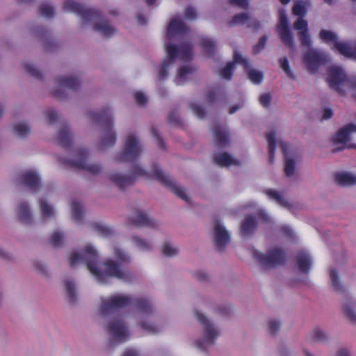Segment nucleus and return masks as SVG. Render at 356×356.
Returning <instances> with one entry per match:
<instances>
[{
    "instance_id": "obj_13",
    "label": "nucleus",
    "mask_w": 356,
    "mask_h": 356,
    "mask_svg": "<svg viewBox=\"0 0 356 356\" xmlns=\"http://www.w3.org/2000/svg\"><path fill=\"white\" fill-rule=\"evenodd\" d=\"M278 31L283 43L293 52L296 49L294 38L288 26V19L286 12L281 10L279 13Z\"/></svg>"
},
{
    "instance_id": "obj_60",
    "label": "nucleus",
    "mask_w": 356,
    "mask_h": 356,
    "mask_svg": "<svg viewBox=\"0 0 356 356\" xmlns=\"http://www.w3.org/2000/svg\"><path fill=\"white\" fill-rule=\"evenodd\" d=\"M266 41H267V38L266 37H262L259 40L258 44L254 47V51L256 53H259L264 49V47H265Z\"/></svg>"
},
{
    "instance_id": "obj_16",
    "label": "nucleus",
    "mask_w": 356,
    "mask_h": 356,
    "mask_svg": "<svg viewBox=\"0 0 356 356\" xmlns=\"http://www.w3.org/2000/svg\"><path fill=\"white\" fill-rule=\"evenodd\" d=\"M213 241L218 249H222L230 241V236L224 225L219 220H216L212 231Z\"/></svg>"
},
{
    "instance_id": "obj_43",
    "label": "nucleus",
    "mask_w": 356,
    "mask_h": 356,
    "mask_svg": "<svg viewBox=\"0 0 356 356\" xmlns=\"http://www.w3.org/2000/svg\"><path fill=\"white\" fill-rule=\"evenodd\" d=\"M70 133L69 129L66 127H62L58 134V141L62 145H65L70 141Z\"/></svg>"
},
{
    "instance_id": "obj_38",
    "label": "nucleus",
    "mask_w": 356,
    "mask_h": 356,
    "mask_svg": "<svg viewBox=\"0 0 356 356\" xmlns=\"http://www.w3.org/2000/svg\"><path fill=\"white\" fill-rule=\"evenodd\" d=\"M266 195L271 200L276 202L282 207H287L289 203L287 200L279 193L275 191L268 189L266 191Z\"/></svg>"
},
{
    "instance_id": "obj_59",
    "label": "nucleus",
    "mask_w": 356,
    "mask_h": 356,
    "mask_svg": "<svg viewBox=\"0 0 356 356\" xmlns=\"http://www.w3.org/2000/svg\"><path fill=\"white\" fill-rule=\"evenodd\" d=\"M280 327V323L277 320H270L268 322V328L270 332H275Z\"/></svg>"
},
{
    "instance_id": "obj_36",
    "label": "nucleus",
    "mask_w": 356,
    "mask_h": 356,
    "mask_svg": "<svg viewBox=\"0 0 356 356\" xmlns=\"http://www.w3.org/2000/svg\"><path fill=\"white\" fill-rule=\"evenodd\" d=\"M179 251L178 247L170 241L164 242L161 246L162 254L165 257H175L178 254Z\"/></svg>"
},
{
    "instance_id": "obj_64",
    "label": "nucleus",
    "mask_w": 356,
    "mask_h": 356,
    "mask_svg": "<svg viewBox=\"0 0 356 356\" xmlns=\"http://www.w3.org/2000/svg\"><path fill=\"white\" fill-rule=\"evenodd\" d=\"M332 115V111L331 109H329V108H325L323 111V118L324 120H327V119H329L330 118H331Z\"/></svg>"
},
{
    "instance_id": "obj_2",
    "label": "nucleus",
    "mask_w": 356,
    "mask_h": 356,
    "mask_svg": "<svg viewBox=\"0 0 356 356\" xmlns=\"http://www.w3.org/2000/svg\"><path fill=\"white\" fill-rule=\"evenodd\" d=\"M64 9L67 12L76 13L80 15L85 23L92 24L95 30L104 37H110L115 33L114 28L94 10L84 9L72 0L65 3Z\"/></svg>"
},
{
    "instance_id": "obj_17",
    "label": "nucleus",
    "mask_w": 356,
    "mask_h": 356,
    "mask_svg": "<svg viewBox=\"0 0 356 356\" xmlns=\"http://www.w3.org/2000/svg\"><path fill=\"white\" fill-rule=\"evenodd\" d=\"M280 145L286 154L284 163V172L287 177H292L296 171L297 164L300 161V156L295 152H288V145L280 141Z\"/></svg>"
},
{
    "instance_id": "obj_35",
    "label": "nucleus",
    "mask_w": 356,
    "mask_h": 356,
    "mask_svg": "<svg viewBox=\"0 0 356 356\" xmlns=\"http://www.w3.org/2000/svg\"><path fill=\"white\" fill-rule=\"evenodd\" d=\"M297 264L301 272L307 273L311 268L312 261L307 254L301 252L298 255Z\"/></svg>"
},
{
    "instance_id": "obj_30",
    "label": "nucleus",
    "mask_w": 356,
    "mask_h": 356,
    "mask_svg": "<svg viewBox=\"0 0 356 356\" xmlns=\"http://www.w3.org/2000/svg\"><path fill=\"white\" fill-rule=\"evenodd\" d=\"M38 206L40 215L43 218H50L56 215V209L49 202L44 198H40Z\"/></svg>"
},
{
    "instance_id": "obj_42",
    "label": "nucleus",
    "mask_w": 356,
    "mask_h": 356,
    "mask_svg": "<svg viewBox=\"0 0 356 356\" xmlns=\"http://www.w3.org/2000/svg\"><path fill=\"white\" fill-rule=\"evenodd\" d=\"M250 16L247 13H241L235 15L230 21L231 26L248 24L250 26Z\"/></svg>"
},
{
    "instance_id": "obj_47",
    "label": "nucleus",
    "mask_w": 356,
    "mask_h": 356,
    "mask_svg": "<svg viewBox=\"0 0 356 356\" xmlns=\"http://www.w3.org/2000/svg\"><path fill=\"white\" fill-rule=\"evenodd\" d=\"M330 280L334 289L336 291L340 290L341 287L339 282V277L338 273L335 270H332L330 271Z\"/></svg>"
},
{
    "instance_id": "obj_51",
    "label": "nucleus",
    "mask_w": 356,
    "mask_h": 356,
    "mask_svg": "<svg viewBox=\"0 0 356 356\" xmlns=\"http://www.w3.org/2000/svg\"><path fill=\"white\" fill-rule=\"evenodd\" d=\"M40 14L45 17H51L54 15V9L49 4H42L40 6Z\"/></svg>"
},
{
    "instance_id": "obj_25",
    "label": "nucleus",
    "mask_w": 356,
    "mask_h": 356,
    "mask_svg": "<svg viewBox=\"0 0 356 356\" xmlns=\"http://www.w3.org/2000/svg\"><path fill=\"white\" fill-rule=\"evenodd\" d=\"M213 160L217 165L223 167L238 165L240 164V162L238 159L234 158L226 152H220L215 154L213 156Z\"/></svg>"
},
{
    "instance_id": "obj_46",
    "label": "nucleus",
    "mask_w": 356,
    "mask_h": 356,
    "mask_svg": "<svg viewBox=\"0 0 356 356\" xmlns=\"http://www.w3.org/2000/svg\"><path fill=\"white\" fill-rule=\"evenodd\" d=\"M172 191L180 198L183 199L186 202L189 201V200H190L189 196L184 188H183L179 185L175 184L172 186Z\"/></svg>"
},
{
    "instance_id": "obj_44",
    "label": "nucleus",
    "mask_w": 356,
    "mask_h": 356,
    "mask_svg": "<svg viewBox=\"0 0 356 356\" xmlns=\"http://www.w3.org/2000/svg\"><path fill=\"white\" fill-rule=\"evenodd\" d=\"M280 65L283 71L285 72L286 76L290 79H294L295 74L293 71L290 68L289 60L286 58L284 57L280 59L279 60Z\"/></svg>"
},
{
    "instance_id": "obj_4",
    "label": "nucleus",
    "mask_w": 356,
    "mask_h": 356,
    "mask_svg": "<svg viewBox=\"0 0 356 356\" xmlns=\"http://www.w3.org/2000/svg\"><path fill=\"white\" fill-rule=\"evenodd\" d=\"M138 321V326L148 334H157L163 330V326L154 323L147 318L153 313L154 307L152 302L146 298H140L135 304Z\"/></svg>"
},
{
    "instance_id": "obj_24",
    "label": "nucleus",
    "mask_w": 356,
    "mask_h": 356,
    "mask_svg": "<svg viewBox=\"0 0 356 356\" xmlns=\"http://www.w3.org/2000/svg\"><path fill=\"white\" fill-rule=\"evenodd\" d=\"M343 314L352 323H356V299H347L342 305Z\"/></svg>"
},
{
    "instance_id": "obj_26",
    "label": "nucleus",
    "mask_w": 356,
    "mask_h": 356,
    "mask_svg": "<svg viewBox=\"0 0 356 356\" xmlns=\"http://www.w3.org/2000/svg\"><path fill=\"white\" fill-rule=\"evenodd\" d=\"M133 222L139 226L156 227L157 222L146 212L138 211L133 216Z\"/></svg>"
},
{
    "instance_id": "obj_10",
    "label": "nucleus",
    "mask_w": 356,
    "mask_h": 356,
    "mask_svg": "<svg viewBox=\"0 0 356 356\" xmlns=\"http://www.w3.org/2000/svg\"><path fill=\"white\" fill-rule=\"evenodd\" d=\"M143 148L136 136L130 134L127 136L122 150L118 154L119 161H131L135 159L142 152Z\"/></svg>"
},
{
    "instance_id": "obj_21",
    "label": "nucleus",
    "mask_w": 356,
    "mask_h": 356,
    "mask_svg": "<svg viewBox=\"0 0 356 356\" xmlns=\"http://www.w3.org/2000/svg\"><path fill=\"white\" fill-rule=\"evenodd\" d=\"M15 217L22 224L29 225L33 221L30 206L25 202H19L15 208Z\"/></svg>"
},
{
    "instance_id": "obj_57",
    "label": "nucleus",
    "mask_w": 356,
    "mask_h": 356,
    "mask_svg": "<svg viewBox=\"0 0 356 356\" xmlns=\"http://www.w3.org/2000/svg\"><path fill=\"white\" fill-rule=\"evenodd\" d=\"M57 113L54 111H49L45 113L46 121L49 124H53L57 119Z\"/></svg>"
},
{
    "instance_id": "obj_31",
    "label": "nucleus",
    "mask_w": 356,
    "mask_h": 356,
    "mask_svg": "<svg viewBox=\"0 0 356 356\" xmlns=\"http://www.w3.org/2000/svg\"><path fill=\"white\" fill-rule=\"evenodd\" d=\"M109 179L121 188L131 184L133 182L132 178L123 176L117 172H111L109 175Z\"/></svg>"
},
{
    "instance_id": "obj_48",
    "label": "nucleus",
    "mask_w": 356,
    "mask_h": 356,
    "mask_svg": "<svg viewBox=\"0 0 356 356\" xmlns=\"http://www.w3.org/2000/svg\"><path fill=\"white\" fill-rule=\"evenodd\" d=\"M65 285L66 291L70 298H71L72 299L75 298L76 289L74 283L72 280H68L65 281Z\"/></svg>"
},
{
    "instance_id": "obj_40",
    "label": "nucleus",
    "mask_w": 356,
    "mask_h": 356,
    "mask_svg": "<svg viewBox=\"0 0 356 356\" xmlns=\"http://www.w3.org/2000/svg\"><path fill=\"white\" fill-rule=\"evenodd\" d=\"M132 241L134 245L141 250H150L153 248V243L151 241L143 239L139 236H133Z\"/></svg>"
},
{
    "instance_id": "obj_55",
    "label": "nucleus",
    "mask_w": 356,
    "mask_h": 356,
    "mask_svg": "<svg viewBox=\"0 0 356 356\" xmlns=\"http://www.w3.org/2000/svg\"><path fill=\"white\" fill-rule=\"evenodd\" d=\"M230 312V307L227 305H220L215 309V313L219 316H226Z\"/></svg>"
},
{
    "instance_id": "obj_6",
    "label": "nucleus",
    "mask_w": 356,
    "mask_h": 356,
    "mask_svg": "<svg viewBox=\"0 0 356 356\" xmlns=\"http://www.w3.org/2000/svg\"><path fill=\"white\" fill-rule=\"evenodd\" d=\"M165 51L167 57L163 60L162 66L159 72V79H164L167 74L168 71L173 65L177 60L182 61L190 60L192 57L193 53L190 46L183 45L179 49L172 44L165 46Z\"/></svg>"
},
{
    "instance_id": "obj_41",
    "label": "nucleus",
    "mask_w": 356,
    "mask_h": 356,
    "mask_svg": "<svg viewBox=\"0 0 356 356\" xmlns=\"http://www.w3.org/2000/svg\"><path fill=\"white\" fill-rule=\"evenodd\" d=\"M310 337L314 341L323 342L328 339V334L323 329L316 327L311 332Z\"/></svg>"
},
{
    "instance_id": "obj_22",
    "label": "nucleus",
    "mask_w": 356,
    "mask_h": 356,
    "mask_svg": "<svg viewBox=\"0 0 356 356\" xmlns=\"http://www.w3.org/2000/svg\"><path fill=\"white\" fill-rule=\"evenodd\" d=\"M186 27L180 18H174L168 27L167 35L169 40H172L179 34L185 32Z\"/></svg>"
},
{
    "instance_id": "obj_29",
    "label": "nucleus",
    "mask_w": 356,
    "mask_h": 356,
    "mask_svg": "<svg viewBox=\"0 0 356 356\" xmlns=\"http://www.w3.org/2000/svg\"><path fill=\"white\" fill-rule=\"evenodd\" d=\"M23 181L32 190L36 191L40 186V179L35 170H27L23 175Z\"/></svg>"
},
{
    "instance_id": "obj_15",
    "label": "nucleus",
    "mask_w": 356,
    "mask_h": 356,
    "mask_svg": "<svg viewBox=\"0 0 356 356\" xmlns=\"http://www.w3.org/2000/svg\"><path fill=\"white\" fill-rule=\"evenodd\" d=\"M254 255L258 262L266 268L280 264L284 258L283 252L277 248L270 250L267 254H263L257 251L254 253Z\"/></svg>"
},
{
    "instance_id": "obj_61",
    "label": "nucleus",
    "mask_w": 356,
    "mask_h": 356,
    "mask_svg": "<svg viewBox=\"0 0 356 356\" xmlns=\"http://www.w3.org/2000/svg\"><path fill=\"white\" fill-rule=\"evenodd\" d=\"M196 12L195 9L188 8L185 13V17L188 20H193L196 18Z\"/></svg>"
},
{
    "instance_id": "obj_56",
    "label": "nucleus",
    "mask_w": 356,
    "mask_h": 356,
    "mask_svg": "<svg viewBox=\"0 0 356 356\" xmlns=\"http://www.w3.org/2000/svg\"><path fill=\"white\" fill-rule=\"evenodd\" d=\"M220 94V90L215 89L209 91L206 97V101L212 103L216 101V98Z\"/></svg>"
},
{
    "instance_id": "obj_49",
    "label": "nucleus",
    "mask_w": 356,
    "mask_h": 356,
    "mask_svg": "<svg viewBox=\"0 0 356 356\" xmlns=\"http://www.w3.org/2000/svg\"><path fill=\"white\" fill-rule=\"evenodd\" d=\"M190 108L193 113L200 119H202L204 116V111L202 107L195 102L190 104Z\"/></svg>"
},
{
    "instance_id": "obj_18",
    "label": "nucleus",
    "mask_w": 356,
    "mask_h": 356,
    "mask_svg": "<svg viewBox=\"0 0 356 356\" xmlns=\"http://www.w3.org/2000/svg\"><path fill=\"white\" fill-rule=\"evenodd\" d=\"M71 165L74 167L86 170L91 174H97L102 170V167L99 164L87 163L86 152L83 151L80 152L77 154L76 157L72 161Z\"/></svg>"
},
{
    "instance_id": "obj_9",
    "label": "nucleus",
    "mask_w": 356,
    "mask_h": 356,
    "mask_svg": "<svg viewBox=\"0 0 356 356\" xmlns=\"http://www.w3.org/2000/svg\"><path fill=\"white\" fill-rule=\"evenodd\" d=\"M320 38L332 49H335L344 56L356 59V45L353 47L346 42H339L337 35L334 32L327 30H322L320 32Z\"/></svg>"
},
{
    "instance_id": "obj_58",
    "label": "nucleus",
    "mask_w": 356,
    "mask_h": 356,
    "mask_svg": "<svg viewBox=\"0 0 356 356\" xmlns=\"http://www.w3.org/2000/svg\"><path fill=\"white\" fill-rule=\"evenodd\" d=\"M271 97L269 94H263L259 98L260 104L264 106L268 107L270 105Z\"/></svg>"
},
{
    "instance_id": "obj_7",
    "label": "nucleus",
    "mask_w": 356,
    "mask_h": 356,
    "mask_svg": "<svg viewBox=\"0 0 356 356\" xmlns=\"http://www.w3.org/2000/svg\"><path fill=\"white\" fill-rule=\"evenodd\" d=\"M309 5V0H296V3L293 8V13L299 16L293 24V28L298 31L299 39L302 45L305 47H309L312 44V40L308 33L307 22L301 17V16L306 14L307 8Z\"/></svg>"
},
{
    "instance_id": "obj_45",
    "label": "nucleus",
    "mask_w": 356,
    "mask_h": 356,
    "mask_svg": "<svg viewBox=\"0 0 356 356\" xmlns=\"http://www.w3.org/2000/svg\"><path fill=\"white\" fill-rule=\"evenodd\" d=\"M201 45L204 50L208 55H211L215 49V42L209 38H203L201 42Z\"/></svg>"
},
{
    "instance_id": "obj_54",
    "label": "nucleus",
    "mask_w": 356,
    "mask_h": 356,
    "mask_svg": "<svg viewBox=\"0 0 356 356\" xmlns=\"http://www.w3.org/2000/svg\"><path fill=\"white\" fill-rule=\"evenodd\" d=\"M134 99L136 102L140 105H144L147 102V96L140 91H136L134 92Z\"/></svg>"
},
{
    "instance_id": "obj_34",
    "label": "nucleus",
    "mask_w": 356,
    "mask_h": 356,
    "mask_svg": "<svg viewBox=\"0 0 356 356\" xmlns=\"http://www.w3.org/2000/svg\"><path fill=\"white\" fill-rule=\"evenodd\" d=\"M12 129L14 134L20 138L26 136L31 131L29 126L24 122H19L13 124L12 125Z\"/></svg>"
},
{
    "instance_id": "obj_23",
    "label": "nucleus",
    "mask_w": 356,
    "mask_h": 356,
    "mask_svg": "<svg viewBox=\"0 0 356 356\" xmlns=\"http://www.w3.org/2000/svg\"><path fill=\"white\" fill-rule=\"evenodd\" d=\"M134 173L136 176H145L150 179H157L162 182H168V178L158 168L151 172H147L143 168L136 166L134 170Z\"/></svg>"
},
{
    "instance_id": "obj_27",
    "label": "nucleus",
    "mask_w": 356,
    "mask_h": 356,
    "mask_svg": "<svg viewBox=\"0 0 356 356\" xmlns=\"http://www.w3.org/2000/svg\"><path fill=\"white\" fill-rule=\"evenodd\" d=\"M215 143L217 146H225L229 143V134L222 126H217L213 130Z\"/></svg>"
},
{
    "instance_id": "obj_12",
    "label": "nucleus",
    "mask_w": 356,
    "mask_h": 356,
    "mask_svg": "<svg viewBox=\"0 0 356 356\" xmlns=\"http://www.w3.org/2000/svg\"><path fill=\"white\" fill-rule=\"evenodd\" d=\"M94 120L103 124L102 131L98 143L99 148L104 150L113 146L116 142V135L113 124L105 122L104 119L97 116L94 117Z\"/></svg>"
},
{
    "instance_id": "obj_19",
    "label": "nucleus",
    "mask_w": 356,
    "mask_h": 356,
    "mask_svg": "<svg viewBox=\"0 0 356 356\" xmlns=\"http://www.w3.org/2000/svg\"><path fill=\"white\" fill-rule=\"evenodd\" d=\"M79 85V80L71 75L62 76L56 81L54 92L58 95L66 89H75Z\"/></svg>"
},
{
    "instance_id": "obj_8",
    "label": "nucleus",
    "mask_w": 356,
    "mask_h": 356,
    "mask_svg": "<svg viewBox=\"0 0 356 356\" xmlns=\"http://www.w3.org/2000/svg\"><path fill=\"white\" fill-rule=\"evenodd\" d=\"M132 298L126 294H115L106 298H102L97 307L99 316H105L111 311L129 305Z\"/></svg>"
},
{
    "instance_id": "obj_28",
    "label": "nucleus",
    "mask_w": 356,
    "mask_h": 356,
    "mask_svg": "<svg viewBox=\"0 0 356 356\" xmlns=\"http://www.w3.org/2000/svg\"><path fill=\"white\" fill-rule=\"evenodd\" d=\"M336 182L343 186L356 184V175L349 172H339L335 175Z\"/></svg>"
},
{
    "instance_id": "obj_3",
    "label": "nucleus",
    "mask_w": 356,
    "mask_h": 356,
    "mask_svg": "<svg viewBox=\"0 0 356 356\" xmlns=\"http://www.w3.org/2000/svg\"><path fill=\"white\" fill-rule=\"evenodd\" d=\"M195 315L202 325L203 334L194 341V346L201 350H206L215 344L220 330L201 312L195 311Z\"/></svg>"
},
{
    "instance_id": "obj_62",
    "label": "nucleus",
    "mask_w": 356,
    "mask_h": 356,
    "mask_svg": "<svg viewBox=\"0 0 356 356\" xmlns=\"http://www.w3.org/2000/svg\"><path fill=\"white\" fill-rule=\"evenodd\" d=\"M230 3L241 8H245L248 6V0H230Z\"/></svg>"
},
{
    "instance_id": "obj_20",
    "label": "nucleus",
    "mask_w": 356,
    "mask_h": 356,
    "mask_svg": "<svg viewBox=\"0 0 356 356\" xmlns=\"http://www.w3.org/2000/svg\"><path fill=\"white\" fill-rule=\"evenodd\" d=\"M356 134V124H349L341 129L333 138L336 144L345 145L354 138Z\"/></svg>"
},
{
    "instance_id": "obj_39",
    "label": "nucleus",
    "mask_w": 356,
    "mask_h": 356,
    "mask_svg": "<svg viewBox=\"0 0 356 356\" xmlns=\"http://www.w3.org/2000/svg\"><path fill=\"white\" fill-rule=\"evenodd\" d=\"M267 140L268 142V149L270 154V161L273 162V158L275 154L276 144H277V138L276 133L273 131H270L267 134Z\"/></svg>"
},
{
    "instance_id": "obj_32",
    "label": "nucleus",
    "mask_w": 356,
    "mask_h": 356,
    "mask_svg": "<svg viewBox=\"0 0 356 356\" xmlns=\"http://www.w3.org/2000/svg\"><path fill=\"white\" fill-rule=\"evenodd\" d=\"M70 213L72 219L76 223L81 222L83 218V208L80 202L72 201L70 206Z\"/></svg>"
},
{
    "instance_id": "obj_53",
    "label": "nucleus",
    "mask_w": 356,
    "mask_h": 356,
    "mask_svg": "<svg viewBox=\"0 0 356 356\" xmlns=\"http://www.w3.org/2000/svg\"><path fill=\"white\" fill-rule=\"evenodd\" d=\"M96 230L103 236H107L111 234V229L105 225L97 224L95 225Z\"/></svg>"
},
{
    "instance_id": "obj_1",
    "label": "nucleus",
    "mask_w": 356,
    "mask_h": 356,
    "mask_svg": "<svg viewBox=\"0 0 356 356\" xmlns=\"http://www.w3.org/2000/svg\"><path fill=\"white\" fill-rule=\"evenodd\" d=\"M113 252L115 260L108 259L103 263H97L98 252L89 244L81 250H73L69 255V261L72 266L86 264L90 274L99 283H107L112 277L123 281L129 280L131 273L122 267L123 263L129 261V255L116 247Z\"/></svg>"
},
{
    "instance_id": "obj_33",
    "label": "nucleus",
    "mask_w": 356,
    "mask_h": 356,
    "mask_svg": "<svg viewBox=\"0 0 356 356\" xmlns=\"http://www.w3.org/2000/svg\"><path fill=\"white\" fill-rule=\"evenodd\" d=\"M193 69L190 66L181 67L175 78V82L177 85L184 84L193 73Z\"/></svg>"
},
{
    "instance_id": "obj_63",
    "label": "nucleus",
    "mask_w": 356,
    "mask_h": 356,
    "mask_svg": "<svg viewBox=\"0 0 356 356\" xmlns=\"http://www.w3.org/2000/svg\"><path fill=\"white\" fill-rule=\"evenodd\" d=\"M282 232L289 236H293V231L289 226H283L281 228Z\"/></svg>"
},
{
    "instance_id": "obj_5",
    "label": "nucleus",
    "mask_w": 356,
    "mask_h": 356,
    "mask_svg": "<svg viewBox=\"0 0 356 356\" xmlns=\"http://www.w3.org/2000/svg\"><path fill=\"white\" fill-rule=\"evenodd\" d=\"M236 64H241L246 70L248 79L254 84H259L264 79V74L262 72L251 67L247 59L243 56L241 54L235 51L234 54V60L229 63L221 71L220 75L222 78L230 79L232 75Z\"/></svg>"
},
{
    "instance_id": "obj_14",
    "label": "nucleus",
    "mask_w": 356,
    "mask_h": 356,
    "mask_svg": "<svg viewBox=\"0 0 356 356\" xmlns=\"http://www.w3.org/2000/svg\"><path fill=\"white\" fill-rule=\"evenodd\" d=\"M326 60V55L320 51L312 49L305 53L303 56V63L305 67L310 73H315L318 67Z\"/></svg>"
},
{
    "instance_id": "obj_37",
    "label": "nucleus",
    "mask_w": 356,
    "mask_h": 356,
    "mask_svg": "<svg viewBox=\"0 0 356 356\" xmlns=\"http://www.w3.org/2000/svg\"><path fill=\"white\" fill-rule=\"evenodd\" d=\"M257 222L252 216H248L241 224V232L243 235H248L256 228Z\"/></svg>"
},
{
    "instance_id": "obj_11",
    "label": "nucleus",
    "mask_w": 356,
    "mask_h": 356,
    "mask_svg": "<svg viewBox=\"0 0 356 356\" xmlns=\"http://www.w3.org/2000/svg\"><path fill=\"white\" fill-rule=\"evenodd\" d=\"M108 332L114 343H120L129 338V332L124 321L120 318H113L108 325Z\"/></svg>"
},
{
    "instance_id": "obj_52",
    "label": "nucleus",
    "mask_w": 356,
    "mask_h": 356,
    "mask_svg": "<svg viewBox=\"0 0 356 356\" xmlns=\"http://www.w3.org/2000/svg\"><path fill=\"white\" fill-rule=\"evenodd\" d=\"M63 240L64 235L60 232H54L51 238V243L56 246L60 245L63 243Z\"/></svg>"
},
{
    "instance_id": "obj_50",
    "label": "nucleus",
    "mask_w": 356,
    "mask_h": 356,
    "mask_svg": "<svg viewBox=\"0 0 356 356\" xmlns=\"http://www.w3.org/2000/svg\"><path fill=\"white\" fill-rule=\"evenodd\" d=\"M24 67L26 72L30 75L34 76H40V71L33 63H26L24 65Z\"/></svg>"
}]
</instances>
